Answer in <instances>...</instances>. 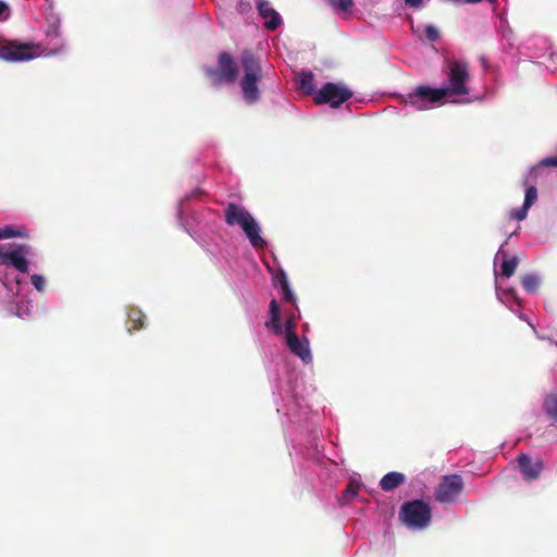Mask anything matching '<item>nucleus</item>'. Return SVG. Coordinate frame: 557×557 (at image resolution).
Here are the masks:
<instances>
[{"mask_svg":"<svg viewBox=\"0 0 557 557\" xmlns=\"http://www.w3.org/2000/svg\"><path fill=\"white\" fill-rule=\"evenodd\" d=\"M444 71L446 81L442 87L418 86L407 95L405 104L425 111L446 103L467 104L481 100V97L472 94L470 67L466 61L449 60Z\"/></svg>","mask_w":557,"mask_h":557,"instance_id":"f257e3e1","label":"nucleus"},{"mask_svg":"<svg viewBox=\"0 0 557 557\" xmlns=\"http://www.w3.org/2000/svg\"><path fill=\"white\" fill-rule=\"evenodd\" d=\"M273 280L282 288L283 300L294 305V308L281 310L277 301L272 299L269 306V319L264 325L272 334L283 339L290 354L298 357L305 364H310L313 357L309 339L306 336H299L296 332L300 311L296 306V296L289 286L287 274L284 270H278Z\"/></svg>","mask_w":557,"mask_h":557,"instance_id":"f03ea898","label":"nucleus"},{"mask_svg":"<svg viewBox=\"0 0 557 557\" xmlns=\"http://www.w3.org/2000/svg\"><path fill=\"white\" fill-rule=\"evenodd\" d=\"M32 255L33 249L26 244L0 245V282L7 290V310L20 318L28 315L33 307L23 295V275L28 271Z\"/></svg>","mask_w":557,"mask_h":557,"instance_id":"7ed1b4c3","label":"nucleus"},{"mask_svg":"<svg viewBox=\"0 0 557 557\" xmlns=\"http://www.w3.org/2000/svg\"><path fill=\"white\" fill-rule=\"evenodd\" d=\"M61 17L50 10L46 14L45 41L41 44H23L17 40H0V60L5 62H25L39 57L63 53L66 42L61 33Z\"/></svg>","mask_w":557,"mask_h":557,"instance_id":"20e7f679","label":"nucleus"},{"mask_svg":"<svg viewBox=\"0 0 557 557\" xmlns=\"http://www.w3.org/2000/svg\"><path fill=\"white\" fill-rule=\"evenodd\" d=\"M224 214L226 224L230 226H238L255 249L261 250L268 246L267 240L261 236L260 224L246 208L235 203H228L224 210Z\"/></svg>","mask_w":557,"mask_h":557,"instance_id":"39448f33","label":"nucleus"},{"mask_svg":"<svg viewBox=\"0 0 557 557\" xmlns=\"http://www.w3.org/2000/svg\"><path fill=\"white\" fill-rule=\"evenodd\" d=\"M243 75L239 87L245 103L252 106L260 101L261 89L259 84L262 79V69L258 59L250 52L244 51L240 55Z\"/></svg>","mask_w":557,"mask_h":557,"instance_id":"423d86ee","label":"nucleus"},{"mask_svg":"<svg viewBox=\"0 0 557 557\" xmlns=\"http://www.w3.org/2000/svg\"><path fill=\"white\" fill-rule=\"evenodd\" d=\"M296 383L294 382L292 375H288L286 379L281 380L278 384L275 385L274 395L281 397V401L276 398L277 412L282 413L289 418L290 422L296 423L300 421L304 417L308 414L307 405L300 404V401L296 398L295 395Z\"/></svg>","mask_w":557,"mask_h":557,"instance_id":"0eeeda50","label":"nucleus"},{"mask_svg":"<svg viewBox=\"0 0 557 557\" xmlns=\"http://www.w3.org/2000/svg\"><path fill=\"white\" fill-rule=\"evenodd\" d=\"M432 518L431 507L421 499L405 503L399 510V519L412 531H421L429 527Z\"/></svg>","mask_w":557,"mask_h":557,"instance_id":"6e6552de","label":"nucleus"},{"mask_svg":"<svg viewBox=\"0 0 557 557\" xmlns=\"http://www.w3.org/2000/svg\"><path fill=\"white\" fill-rule=\"evenodd\" d=\"M206 75L214 86L230 85L235 83L238 76L237 65L227 52H221L215 66H206Z\"/></svg>","mask_w":557,"mask_h":557,"instance_id":"1a4fd4ad","label":"nucleus"},{"mask_svg":"<svg viewBox=\"0 0 557 557\" xmlns=\"http://www.w3.org/2000/svg\"><path fill=\"white\" fill-rule=\"evenodd\" d=\"M352 91L343 83H325L315 94L314 101L318 104H330L338 108L351 98Z\"/></svg>","mask_w":557,"mask_h":557,"instance_id":"9d476101","label":"nucleus"},{"mask_svg":"<svg viewBox=\"0 0 557 557\" xmlns=\"http://www.w3.org/2000/svg\"><path fill=\"white\" fill-rule=\"evenodd\" d=\"M463 488V480L459 474L445 475L434 492L437 502L444 504L455 503Z\"/></svg>","mask_w":557,"mask_h":557,"instance_id":"9b49d317","label":"nucleus"},{"mask_svg":"<svg viewBox=\"0 0 557 557\" xmlns=\"http://www.w3.org/2000/svg\"><path fill=\"white\" fill-rule=\"evenodd\" d=\"M199 194V190L198 189H195L194 191H191L190 194H187L183 199L180 200L178 205H177V210H176V218H177V221L180 222V224L184 227V230L201 246H205L203 244V240L200 236L197 235L195 228H194V224L195 225H199L202 223V220H203V216L196 212H194L191 214V221L190 222L188 219L185 218V214L188 210L187 208V201L193 198V197H196L197 195Z\"/></svg>","mask_w":557,"mask_h":557,"instance_id":"f8f14e48","label":"nucleus"},{"mask_svg":"<svg viewBox=\"0 0 557 557\" xmlns=\"http://www.w3.org/2000/svg\"><path fill=\"white\" fill-rule=\"evenodd\" d=\"M508 239H506L499 249L497 250L495 257H494V283H496V275H498V278L500 282H504V278H509L513 275L516 272V269L518 267V258L515 256H509L505 250L504 247L507 245Z\"/></svg>","mask_w":557,"mask_h":557,"instance_id":"ddd939ff","label":"nucleus"},{"mask_svg":"<svg viewBox=\"0 0 557 557\" xmlns=\"http://www.w3.org/2000/svg\"><path fill=\"white\" fill-rule=\"evenodd\" d=\"M519 470L527 481H534L540 478L544 470V461L542 458H531L527 454H521L517 458Z\"/></svg>","mask_w":557,"mask_h":557,"instance_id":"4468645a","label":"nucleus"},{"mask_svg":"<svg viewBox=\"0 0 557 557\" xmlns=\"http://www.w3.org/2000/svg\"><path fill=\"white\" fill-rule=\"evenodd\" d=\"M255 3L260 17L263 20V26L268 30H275L282 25V16L271 7L268 0H255Z\"/></svg>","mask_w":557,"mask_h":557,"instance_id":"2eb2a0df","label":"nucleus"},{"mask_svg":"<svg viewBox=\"0 0 557 557\" xmlns=\"http://www.w3.org/2000/svg\"><path fill=\"white\" fill-rule=\"evenodd\" d=\"M495 292L497 299L509 308L512 312H516V308L521 306V299L518 297L516 290L512 287H508L500 282L498 275H496Z\"/></svg>","mask_w":557,"mask_h":557,"instance_id":"dca6fc26","label":"nucleus"},{"mask_svg":"<svg viewBox=\"0 0 557 557\" xmlns=\"http://www.w3.org/2000/svg\"><path fill=\"white\" fill-rule=\"evenodd\" d=\"M537 199V189L535 186H529L525 189L523 205L520 208L510 211V218L517 221H522L527 218L529 209L534 205Z\"/></svg>","mask_w":557,"mask_h":557,"instance_id":"f3484780","label":"nucleus"},{"mask_svg":"<svg viewBox=\"0 0 557 557\" xmlns=\"http://www.w3.org/2000/svg\"><path fill=\"white\" fill-rule=\"evenodd\" d=\"M411 30L419 38H425L431 42L437 41L440 39V30L433 24H419L414 25L412 18L410 17Z\"/></svg>","mask_w":557,"mask_h":557,"instance_id":"a211bd4d","label":"nucleus"},{"mask_svg":"<svg viewBox=\"0 0 557 557\" xmlns=\"http://www.w3.org/2000/svg\"><path fill=\"white\" fill-rule=\"evenodd\" d=\"M406 478L403 473L392 471L385 474L380 481V487L385 492H391L405 482Z\"/></svg>","mask_w":557,"mask_h":557,"instance_id":"6ab92c4d","label":"nucleus"},{"mask_svg":"<svg viewBox=\"0 0 557 557\" xmlns=\"http://www.w3.org/2000/svg\"><path fill=\"white\" fill-rule=\"evenodd\" d=\"M299 87L306 95H314L318 90L314 87V75L311 72H302L299 75Z\"/></svg>","mask_w":557,"mask_h":557,"instance_id":"aec40b11","label":"nucleus"},{"mask_svg":"<svg viewBox=\"0 0 557 557\" xmlns=\"http://www.w3.org/2000/svg\"><path fill=\"white\" fill-rule=\"evenodd\" d=\"M541 282V276L535 273L527 274L521 280L524 290L529 294H535L540 288Z\"/></svg>","mask_w":557,"mask_h":557,"instance_id":"412c9836","label":"nucleus"},{"mask_svg":"<svg viewBox=\"0 0 557 557\" xmlns=\"http://www.w3.org/2000/svg\"><path fill=\"white\" fill-rule=\"evenodd\" d=\"M329 7L337 14L351 13L354 0H325Z\"/></svg>","mask_w":557,"mask_h":557,"instance_id":"4be33fe9","label":"nucleus"},{"mask_svg":"<svg viewBox=\"0 0 557 557\" xmlns=\"http://www.w3.org/2000/svg\"><path fill=\"white\" fill-rule=\"evenodd\" d=\"M127 325H131L134 330L143 327L145 325L144 313L139 309H131L127 313Z\"/></svg>","mask_w":557,"mask_h":557,"instance_id":"5701e85b","label":"nucleus"},{"mask_svg":"<svg viewBox=\"0 0 557 557\" xmlns=\"http://www.w3.org/2000/svg\"><path fill=\"white\" fill-rule=\"evenodd\" d=\"M27 232L24 227L15 226H3L0 227V239L13 238V237H26Z\"/></svg>","mask_w":557,"mask_h":557,"instance_id":"b1692460","label":"nucleus"},{"mask_svg":"<svg viewBox=\"0 0 557 557\" xmlns=\"http://www.w3.org/2000/svg\"><path fill=\"white\" fill-rule=\"evenodd\" d=\"M545 166H557V156L542 159L536 165H534L531 169L530 174L537 176L542 168Z\"/></svg>","mask_w":557,"mask_h":557,"instance_id":"393cba45","label":"nucleus"},{"mask_svg":"<svg viewBox=\"0 0 557 557\" xmlns=\"http://www.w3.org/2000/svg\"><path fill=\"white\" fill-rule=\"evenodd\" d=\"M544 409L557 422V396H548L544 401Z\"/></svg>","mask_w":557,"mask_h":557,"instance_id":"a878e982","label":"nucleus"},{"mask_svg":"<svg viewBox=\"0 0 557 557\" xmlns=\"http://www.w3.org/2000/svg\"><path fill=\"white\" fill-rule=\"evenodd\" d=\"M30 283L34 286V288L39 292L44 293L46 289L47 281L46 277L41 274H32L30 275Z\"/></svg>","mask_w":557,"mask_h":557,"instance_id":"bb28decb","label":"nucleus"},{"mask_svg":"<svg viewBox=\"0 0 557 557\" xmlns=\"http://www.w3.org/2000/svg\"><path fill=\"white\" fill-rule=\"evenodd\" d=\"M357 496V488L354 486L352 483H350L347 488L344 491L342 498L339 499V503L342 506H345L350 503L352 498Z\"/></svg>","mask_w":557,"mask_h":557,"instance_id":"cd10ccee","label":"nucleus"},{"mask_svg":"<svg viewBox=\"0 0 557 557\" xmlns=\"http://www.w3.org/2000/svg\"><path fill=\"white\" fill-rule=\"evenodd\" d=\"M11 15V9L5 1L0 0V21H7Z\"/></svg>","mask_w":557,"mask_h":557,"instance_id":"c85d7f7f","label":"nucleus"},{"mask_svg":"<svg viewBox=\"0 0 557 557\" xmlns=\"http://www.w3.org/2000/svg\"><path fill=\"white\" fill-rule=\"evenodd\" d=\"M403 1L406 4V7L413 9V10H419L424 7L426 0H403Z\"/></svg>","mask_w":557,"mask_h":557,"instance_id":"c756f323","label":"nucleus"},{"mask_svg":"<svg viewBox=\"0 0 557 557\" xmlns=\"http://www.w3.org/2000/svg\"><path fill=\"white\" fill-rule=\"evenodd\" d=\"M446 2L459 4V3H469V4H476L480 3L482 0H445Z\"/></svg>","mask_w":557,"mask_h":557,"instance_id":"7c9ffc66","label":"nucleus"},{"mask_svg":"<svg viewBox=\"0 0 557 557\" xmlns=\"http://www.w3.org/2000/svg\"><path fill=\"white\" fill-rule=\"evenodd\" d=\"M515 313L518 315V318L520 320L525 321L535 331L534 325L530 322V320L528 319V317L524 313L518 311L517 309H516Z\"/></svg>","mask_w":557,"mask_h":557,"instance_id":"2f4dec72","label":"nucleus"},{"mask_svg":"<svg viewBox=\"0 0 557 557\" xmlns=\"http://www.w3.org/2000/svg\"><path fill=\"white\" fill-rule=\"evenodd\" d=\"M206 214L208 215V218H209L210 220H214V219H216V218H218V214H216L215 212H213V211H210V210H207V211H206Z\"/></svg>","mask_w":557,"mask_h":557,"instance_id":"473e14b6","label":"nucleus"},{"mask_svg":"<svg viewBox=\"0 0 557 557\" xmlns=\"http://www.w3.org/2000/svg\"><path fill=\"white\" fill-rule=\"evenodd\" d=\"M510 35H511V30L506 26V29L503 33V37L509 38Z\"/></svg>","mask_w":557,"mask_h":557,"instance_id":"72a5a7b5","label":"nucleus"},{"mask_svg":"<svg viewBox=\"0 0 557 557\" xmlns=\"http://www.w3.org/2000/svg\"><path fill=\"white\" fill-rule=\"evenodd\" d=\"M550 57H552V58L557 57V53L552 52V53H550Z\"/></svg>","mask_w":557,"mask_h":557,"instance_id":"f704fd0d","label":"nucleus"},{"mask_svg":"<svg viewBox=\"0 0 557 557\" xmlns=\"http://www.w3.org/2000/svg\"><path fill=\"white\" fill-rule=\"evenodd\" d=\"M490 3H495L497 0H487Z\"/></svg>","mask_w":557,"mask_h":557,"instance_id":"c9c22d12","label":"nucleus"},{"mask_svg":"<svg viewBox=\"0 0 557 557\" xmlns=\"http://www.w3.org/2000/svg\"><path fill=\"white\" fill-rule=\"evenodd\" d=\"M550 342L557 347V342H553V341H550Z\"/></svg>","mask_w":557,"mask_h":557,"instance_id":"e433bc0d","label":"nucleus"}]
</instances>
